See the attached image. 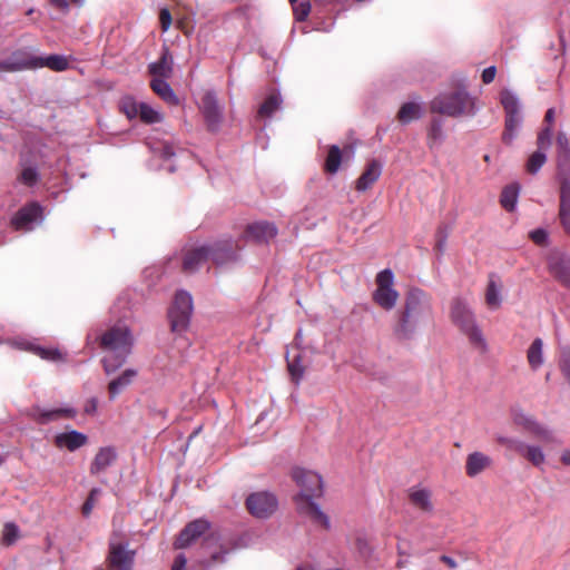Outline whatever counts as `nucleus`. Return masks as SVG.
<instances>
[{
    "instance_id": "1",
    "label": "nucleus",
    "mask_w": 570,
    "mask_h": 570,
    "mask_svg": "<svg viewBox=\"0 0 570 570\" xmlns=\"http://www.w3.org/2000/svg\"><path fill=\"white\" fill-rule=\"evenodd\" d=\"M292 476L301 491L294 497L297 512L311 519L315 524L330 529V519L313 500L323 495V480L320 474L302 468H295Z\"/></svg>"
},
{
    "instance_id": "2",
    "label": "nucleus",
    "mask_w": 570,
    "mask_h": 570,
    "mask_svg": "<svg viewBox=\"0 0 570 570\" xmlns=\"http://www.w3.org/2000/svg\"><path fill=\"white\" fill-rule=\"evenodd\" d=\"M431 320L432 305L430 297L419 288L411 289L405 299L404 311L393 328L394 335L399 340H409Z\"/></svg>"
},
{
    "instance_id": "3",
    "label": "nucleus",
    "mask_w": 570,
    "mask_h": 570,
    "mask_svg": "<svg viewBox=\"0 0 570 570\" xmlns=\"http://www.w3.org/2000/svg\"><path fill=\"white\" fill-rule=\"evenodd\" d=\"M102 350L110 352L102 360V366L107 374L114 373L126 361L132 347V336L127 326H112L99 337Z\"/></svg>"
},
{
    "instance_id": "4",
    "label": "nucleus",
    "mask_w": 570,
    "mask_h": 570,
    "mask_svg": "<svg viewBox=\"0 0 570 570\" xmlns=\"http://www.w3.org/2000/svg\"><path fill=\"white\" fill-rule=\"evenodd\" d=\"M430 110L452 118L469 117L475 114V100L464 88H458L434 97Z\"/></svg>"
},
{
    "instance_id": "5",
    "label": "nucleus",
    "mask_w": 570,
    "mask_h": 570,
    "mask_svg": "<svg viewBox=\"0 0 570 570\" xmlns=\"http://www.w3.org/2000/svg\"><path fill=\"white\" fill-rule=\"evenodd\" d=\"M450 318L452 323L469 338L470 343L484 351L487 347L482 331L475 323V317L468 303L455 297L451 302Z\"/></svg>"
},
{
    "instance_id": "6",
    "label": "nucleus",
    "mask_w": 570,
    "mask_h": 570,
    "mask_svg": "<svg viewBox=\"0 0 570 570\" xmlns=\"http://www.w3.org/2000/svg\"><path fill=\"white\" fill-rule=\"evenodd\" d=\"M193 313V298L186 291H178L174 302L168 309L170 330L174 333H181L188 328Z\"/></svg>"
},
{
    "instance_id": "7",
    "label": "nucleus",
    "mask_w": 570,
    "mask_h": 570,
    "mask_svg": "<svg viewBox=\"0 0 570 570\" xmlns=\"http://www.w3.org/2000/svg\"><path fill=\"white\" fill-rule=\"evenodd\" d=\"M277 505L276 497L266 491L252 493L246 499L248 512L257 519L269 518L276 511Z\"/></svg>"
},
{
    "instance_id": "8",
    "label": "nucleus",
    "mask_w": 570,
    "mask_h": 570,
    "mask_svg": "<svg viewBox=\"0 0 570 570\" xmlns=\"http://www.w3.org/2000/svg\"><path fill=\"white\" fill-rule=\"evenodd\" d=\"M135 556L136 551L128 550L127 544L110 541L106 564L109 570H132Z\"/></svg>"
},
{
    "instance_id": "9",
    "label": "nucleus",
    "mask_w": 570,
    "mask_h": 570,
    "mask_svg": "<svg viewBox=\"0 0 570 570\" xmlns=\"http://www.w3.org/2000/svg\"><path fill=\"white\" fill-rule=\"evenodd\" d=\"M200 111L209 131H217L223 121V111L218 105L216 95L206 91L200 99Z\"/></svg>"
},
{
    "instance_id": "10",
    "label": "nucleus",
    "mask_w": 570,
    "mask_h": 570,
    "mask_svg": "<svg viewBox=\"0 0 570 570\" xmlns=\"http://www.w3.org/2000/svg\"><path fill=\"white\" fill-rule=\"evenodd\" d=\"M513 423L522 430L543 442H553L554 438L551 431L538 423L531 415L522 411H513Z\"/></svg>"
},
{
    "instance_id": "11",
    "label": "nucleus",
    "mask_w": 570,
    "mask_h": 570,
    "mask_svg": "<svg viewBox=\"0 0 570 570\" xmlns=\"http://www.w3.org/2000/svg\"><path fill=\"white\" fill-rule=\"evenodd\" d=\"M207 248L210 250L209 261L217 266L236 261L239 249L232 239L216 242L213 245H208Z\"/></svg>"
},
{
    "instance_id": "12",
    "label": "nucleus",
    "mask_w": 570,
    "mask_h": 570,
    "mask_svg": "<svg viewBox=\"0 0 570 570\" xmlns=\"http://www.w3.org/2000/svg\"><path fill=\"white\" fill-rule=\"evenodd\" d=\"M210 524L204 519H197L189 522L179 533L174 542L175 549H185L203 535Z\"/></svg>"
},
{
    "instance_id": "13",
    "label": "nucleus",
    "mask_w": 570,
    "mask_h": 570,
    "mask_svg": "<svg viewBox=\"0 0 570 570\" xmlns=\"http://www.w3.org/2000/svg\"><path fill=\"white\" fill-rule=\"evenodd\" d=\"M559 220L566 234L570 235V176L560 179Z\"/></svg>"
},
{
    "instance_id": "14",
    "label": "nucleus",
    "mask_w": 570,
    "mask_h": 570,
    "mask_svg": "<svg viewBox=\"0 0 570 570\" xmlns=\"http://www.w3.org/2000/svg\"><path fill=\"white\" fill-rule=\"evenodd\" d=\"M29 416L38 424H48L60 419H72L76 416V411L69 407L43 410L40 406H32Z\"/></svg>"
},
{
    "instance_id": "15",
    "label": "nucleus",
    "mask_w": 570,
    "mask_h": 570,
    "mask_svg": "<svg viewBox=\"0 0 570 570\" xmlns=\"http://www.w3.org/2000/svg\"><path fill=\"white\" fill-rule=\"evenodd\" d=\"M33 56L24 50L14 51L9 58L0 61V72H16L33 69Z\"/></svg>"
},
{
    "instance_id": "16",
    "label": "nucleus",
    "mask_w": 570,
    "mask_h": 570,
    "mask_svg": "<svg viewBox=\"0 0 570 570\" xmlns=\"http://www.w3.org/2000/svg\"><path fill=\"white\" fill-rule=\"evenodd\" d=\"M118 454L114 446L100 448L95 454L89 472L91 475H99L107 471L117 461Z\"/></svg>"
},
{
    "instance_id": "17",
    "label": "nucleus",
    "mask_w": 570,
    "mask_h": 570,
    "mask_svg": "<svg viewBox=\"0 0 570 570\" xmlns=\"http://www.w3.org/2000/svg\"><path fill=\"white\" fill-rule=\"evenodd\" d=\"M549 271L563 286L570 288V258L556 254L549 258Z\"/></svg>"
},
{
    "instance_id": "18",
    "label": "nucleus",
    "mask_w": 570,
    "mask_h": 570,
    "mask_svg": "<svg viewBox=\"0 0 570 570\" xmlns=\"http://www.w3.org/2000/svg\"><path fill=\"white\" fill-rule=\"evenodd\" d=\"M407 498L410 503L424 513H433L434 504L432 501V491L426 488L412 487L409 489Z\"/></svg>"
},
{
    "instance_id": "19",
    "label": "nucleus",
    "mask_w": 570,
    "mask_h": 570,
    "mask_svg": "<svg viewBox=\"0 0 570 570\" xmlns=\"http://www.w3.org/2000/svg\"><path fill=\"white\" fill-rule=\"evenodd\" d=\"M41 215L42 207L37 202H32L17 212L11 220V224L16 229H23L30 223L40 218Z\"/></svg>"
},
{
    "instance_id": "20",
    "label": "nucleus",
    "mask_w": 570,
    "mask_h": 570,
    "mask_svg": "<svg viewBox=\"0 0 570 570\" xmlns=\"http://www.w3.org/2000/svg\"><path fill=\"white\" fill-rule=\"evenodd\" d=\"M209 252L207 246L188 249L183 257V271L185 273L196 272L204 263L209 261Z\"/></svg>"
},
{
    "instance_id": "21",
    "label": "nucleus",
    "mask_w": 570,
    "mask_h": 570,
    "mask_svg": "<svg viewBox=\"0 0 570 570\" xmlns=\"http://www.w3.org/2000/svg\"><path fill=\"white\" fill-rule=\"evenodd\" d=\"M277 235V228L268 222H256L246 227L245 236L257 242H268Z\"/></svg>"
},
{
    "instance_id": "22",
    "label": "nucleus",
    "mask_w": 570,
    "mask_h": 570,
    "mask_svg": "<svg viewBox=\"0 0 570 570\" xmlns=\"http://www.w3.org/2000/svg\"><path fill=\"white\" fill-rule=\"evenodd\" d=\"M88 438L86 434L72 430L70 432L59 433L55 436V445L59 449H67L68 451H76L86 445Z\"/></svg>"
},
{
    "instance_id": "23",
    "label": "nucleus",
    "mask_w": 570,
    "mask_h": 570,
    "mask_svg": "<svg viewBox=\"0 0 570 570\" xmlns=\"http://www.w3.org/2000/svg\"><path fill=\"white\" fill-rule=\"evenodd\" d=\"M382 173V165L380 161L373 159L371 160L364 171L361 174V176L355 181V189L357 191H365L370 189L374 183L380 178Z\"/></svg>"
},
{
    "instance_id": "24",
    "label": "nucleus",
    "mask_w": 570,
    "mask_h": 570,
    "mask_svg": "<svg viewBox=\"0 0 570 570\" xmlns=\"http://www.w3.org/2000/svg\"><path fill=\"white\" fill-rule=\"evenodd\" d=\"M490 456L482 452H473L468 455L465 462V472L470 478L476 476L491 465Z\"/></svg>"
},
{
    "instance_id": "25",
    "label": "nucleus",
    "mask_w": 570,
    "mask_h": 570,
    "mask_svg": "<svg viewBox=\"0 0 570 570\" xmlns=\"http://www.w3.org/2000/svg\"><path fill=\"white\" fill-rule=\"evenodd\" d=\"M136 376V370L127 368L118 377L111 380L108 384L110 400H114L121 391L129 386Z\"/></svg>"
},
{
    "instance_id": "26",
    "label": "nucleus",
    "mask_w": 570,
    "mask_h": 570,
    "mask_svg": "<svg viewBox=\"0 0 570 570\" xmlns=\"http://www.w3.org/2000/svg\"><path fill=\"white\" fill-rule=\"evenodd\" d=\"M150 88L165 102L173 106L179 104L178 97L176 96L173 88L165 79L153 78V80L150 81Z\"/></svg>"
},
{
    "instance_id": "27",
    "label": "nucleus",
    "mask_w": 570,
    "mask_h": 570,
    "mask_svg": "<svg viewBox=\"0 0 570 570\" xmlns=\"http://www.w3.org/2000/svg\"><path fill=\"white\" fill-rule=\"evenodd\" d=\"M33 69L46 67L53 71H65L69 66L68 59L60 55H50L45 58L33 56Z\"/></svg>"
},
{
    "instance_id": "28",
    "label": "nucleus",
    "mask_w": 570,
    "mask_h": 570,
    "mask_svg": "<svg viewBox=\"0 0 570 570\" xmlns=\"http://www.w3.org/2000/svg\"><path fill=\"white\" fill-rule=\"evenodd\" d=\"M287 368L292 381L298 385L305 373V366L299 351H295L293 354H291V352L287 353Z\"/></svg>"
},
{
    "instance_id": "29",
    "label": "nucleus",
    "mask_w": 570,
    "mask_h": 570,
    "mask_svg": "<svg viewBox=\"0 0 570 570\" xmlns=\"http://www.w3.org/2000/svg\"><path fill=\"white\" fill-rule=\"evenodd\" d=\"M399 294L393 288H376L373 294V299L384 309H391L394 307L397 301Z\"/></svg>"
},
{
    "instance_id": "30",
    "label": "nucleus",
    "mask_w": 570,
    "mask_h": 570,
    "mask_svg": "<svg viewBox=\"0 0 570 570\" xmlns=\"http://www.w3.org/2000/svg\"><path fill=\"white\" fill-rule=\"evenodd\" d=\"M520 124V112L505 114L504 131L502 134V140L504 144L510 145L512 142Z\"/></svg>"
},
{
    "instance_id": "31",
    "label": "nucleus",
    "mask_w": 570,
    "mask_h": 570,
    "mask_svg": "<svg viewBox=\"0 0 570 570\" xmlns=\"http://www.w3.org/2000/svg\"><path fill=\"white\" fill-rule=\"evenodd\" d=\"M520 456L525 459L535 468H541L546 461V455L540 446L525 443L523 445Z\"/></svg>"
},
{
    "instance_id": "32",
    "label": "nucleus",
    "mask_w": 570,
    "mask_h": 570,
    "mask_svg": "<svg viewBox=\"0 0 570 570\" xmlns=\"http://www.w3.org/2000/svg\"><path fill=\"white\" fill-rule=\"evenodd\" d=\"M148 71L154 78L166 79L170 77L171 66L168 60L167 52L156 61L148 66Z\"/></svg>"
},
{
    "instance_id": "33",
    "label": "nucleus",
    "mask_w": 570,
    "mask_h": 570,
    "mask_svg": "<svg viewBox=\"0 0 570 570\" xmlns=\"http://www.w3.org/2000/svg\"><path fill=\"white\" fill-rule=\"evenodd\" d=\"M543 342L541 338H535L527 352V358L532 370H538L543 364Z\"/></svg>"
},
{
    "instance_id": "34",
    "label": "nucleus",
    "mask_w": 570,
    "mask_h": 570,
    "mask_svg": "<svg viewBox=\"0 0 570 570\" xmlns=\"http://www.w3.org/2000/svg\"><path fill=\"white\" fill-rule=\"evenodd\" d=\"M422 115V109L417 102H405L401 106L397 112V119L402 124H409L414 119H419Z\"/></svg>"
},
{
    "instance_id": "35",
    "label": "nucleus",
    "mask_w": 570,
    "mask_h": 570,
    "mask_svg": "<svg viewBox=\"0 0 570 570\" xmlns=\"http://www.w3.org/2000/svg\"><path fill=\"white\" fill-rule=\"evenodd\" d=\"M281 104L282 98L278 92L269 94L258 108L257 116L261 118L271 117L281 107Z\"/></svg>"
},
{
    "instance_id": "36",
    "label": "nucleus",
    "mask_w": 570,
    "mask_h": 570,
    "mask_svg": "<svg viewBox=\"0 0 570 570\" xmlns=\"http://www.w3.org/2000/svg\"><path fill=\"white\" fill-rule=\"evenodd\" d=\"M519 189L520 188L518 184H511L503 188L500 197V203L505 210L512 212L514 209L519 195Z\"/></svg>"
},
{
    "instance_id": "37",
    "label": "nucleus",
    "mask_w": 570,
    "mask_h": 570,
    "mask_svg": "<svg viewBox=\"0 0 570 570\" xmlns=\"http://www.w3.org/2000/svg\"><path fill=\"white\" fill-rule=\"evenodd\" d=\"M342 163V153L338 146L332 145L328 148V153L324 164V170L327 174H336Z\"/></svg>"
},
{
    "instance_id": "38",
    "label": "nucleus",
    "mask_w": 570,
    "mask_h": 570,
    "mask_svg": "<svg viewBox=\"0 0 570 570\" xmlns=\"http://www.w3.org/2000/svg\"><path fill=\"white\" fill-rule=\"evenodd\" d=\"M140 106L141 102H137L131 96H125L119 101V109L128 119L138 117Z\"/></svg>"
},
{
    "instance_id": "39",
    "label": "nucleus",
    "mask_w": 570,
    "mask_h": 570,
    "mask_svg": "<svg viewBox=\"0 0 570 570\" xmlns=\"http://www.w3.org/2000/svg\"><path fill=\"white\" fill-rule=\"evenodd\" d=\"M485 303L490 308H498L501 304L499 296V287L495 283L494 275L489 276V282L485 292Z\"/></svg>"
},
{
    "instance_id": "40",
    "label": "nucleus",
    "mask_w": 570,
    "mask_h": 570,
    "mask_svg": "<svg viewBox=\"0 0 570 570\" xmlns=\"http://www.w3.org/2000/svg\"><path fill=\"white\" fill-rule=\"evenodd\" d=\"M138 116L145 124H156L163 120V116L145 102H141Z\"/></svg>"
},
{
    "instance_id": "41",
    "label": "nucleus",
    "mask_w": 570,
    "mask_h": 570,
    "mask_svg": "<svg viewBox=\"0 0 570 570\" xmlns=\"http://www.w3.org/2000/svg\"><path fill=\"white\" fill-rule=\"evenodd\" d=\"M557 151H558V160L560 161H568L570 157V146H569V139L567 135L562 131L558 132L557 139Z\"/></svg>"
},
{
    "instance_id": "42",
    "label": "nucleus",
    "mask_w": 570,
    "mask_h": 570,
    "mask_svg": "<svg viewBox=\"0 0 570 570\" xmlns=\"http://www.w3.org/2000/svg\"><path fill=\"white\" fill-rule=\"evenodd\" d=\"M547 160V156L544 151L537 150L533 154L530 155L527 164L525 169L529 174H537L539 169L544 165Z\"/></svg>"
},
{
    "instance_id": "43",
    "label": "nucleus",
    "mask_w": 570,
    "mask_h": 570,
    "mask_svg": "<svg viewBox=\"0 0 570 570\" xmlns=\"http://www.w3.org/2000/svg\"><path fill=\"white\" fill-rule=\"evenodd\" d=\"M501 104L505 114L520 112L517 98L508 90L501 92Z\"/></svg>"
},
{
    "instance_id": "44",
    "label": "nucleus",
    "mask_w": 570,
    "mask_h": 570,
    "mask_svg": "<svg viewBox=\"0 0 570 570\" xmlns=\"http://www.w3.org/2000/svg\"><path fill=\"white\" fill-rule=\"evenodd\" d=\"M552 127L546 126L540 130L537 138L538 150L546 151L551 146Z\"/></svg>"
},
{
    "instance_id": "45",
    "label": "nucleus",
    "mask_w": 570,
    "mask_h": 570,
    "mask_svg": "<svg viewBox=\"0 0 570 570\" xmlns=\"http://www.w3.org/2000/svg\"><path fill=\"white\" fill-rule=\"evenodd\" d=\"M293 7V13L297 21L303 22L307 19L311 12V3L308 1L291 3Z\"/></svg>"
},
{
    "instance_id": "46",
    "label": "nucleus",
    "mask_w": 570,
    "mask_h": 570,
    "mask_svg": "<svg viewBox=\"0 0 570 570\" xmlns=\"http://www.w3.org/2000/svg\"><path fill=\"white\" fill-rule=\"evenodd\" d=\"M33 352L38 356H40L42 360H46V361L56 362V361L62 360V354L57 348H46V347L37 346L33 348Z\"/></svg>"
},
{
    "instance_id": "47",
    "label": "nucleus",
    "mask_w": 570,
    "mask_h": 570,
    "mask_svg": "<svg viewBox=\"0 0 570 570\" xmlns=\"http://www.w3.org/2000/svg\"><path fill=\"white\" fill-rule=\"evenodd\" d=\"M38 171L36 170V168L32 167L23 168L18 177L20 183L29 187L33 186L38 181Z\"/></svg>"
},
{
    "instance_id": "48",
    "label": "nucleus",
    "mask_w": 570,
    "mask_h": 570,
    "mask_svg": "<svg viewBox=\"0 0 570 570\" xmlns=\"http://www.w3.org/2000/svg\"><path fill=\"white\" fill-rule=\"evenodd\" d=\"M19 529L14 523H6L2 532V543L11 546L18 538Z\"/></svg>"
},
{
    "instance_id": "49",
    "label": "nucleus",
    "mask_w": 570,
    "mask_h": 570,
    "mask_svg": "<svg viewBox=\"0 0 570 570\" xmlns=\"http://www.w3.org/2000/svg\"><path fill=\"white\" fill-rule=\"evenodd\" d=\"M442 138V121L438 118L432 119L429 131H428V139L430 146H432V142H435L436 140Z\"/></svg>"
},
{
    "instance_id": "50",
    "label": "nucleus",
    "mask_w": 570,
    "mask_h": 570,
    "mask_svg": "<svg viewBox=\"0 0 570 570\" xmlns=\"http://www.w3.org/2000/svg\"><path fill=\"white\" fill-rule=\"evenodd\" d=\"M99 494H100V489H98V488L91 489L88 498L86 499V501L81 508V512H82L83 517H88L91 513Z\"/></svg>"
},
{
    "instance_id": "51",
    "label": "nucleus",
    "mask_w": 570,
    "mask_h": 570,
    "mask_svg": "<svg viewBox=\"0 0 570 570\" xmlns=\"http://www.w3.org/2000/svg\"><path fill=\"white\" fill-rule=\"evenodd\" d=\"M559 367L563 376L570 382V348L562 350Z\"/></svg>"
},
{
    "instance_id": "52",
    "label": "nucleus",
    "mask_w": 570,
    "mask_h": 570,
    "mask_svg": "<svg viewBox=\"0 0 570 570\" xmlns=\"http://www.w3.org/2000/svg\"><path fill=\"white\" fill-rule=\"evenodd\" d=\"M377 288H392L393 274L390 269L380 272L376 276Z\"/></svg>"
},
{
    "instance_id": "53",
    "label": "nucleus",
    "mask_w": 570,
    "mask_h": 570,
    "mask_svg": "<svg viewBox=\"0 0 570 570\" xmlns=\"http://www.w3.org/2000/svg\"><path fill=\"white\" fill-rule=\"evenodd\" d=\"M159 22L163 31H167L171 26L173 19L170 11L166 8L161 9L159 12Z\"/></svg>"
},
{
    "instance_id": "54",
    "label": "nucleus",
    "mask_w": 570,
    "mask_h": 570,
    "mask_svg": "<svg viewBox=\"0 0 570 570\" xmlns=\"http://www.w3.org/2000/svg\"><path fill=\"white\" fill-rule=\"evenodd\" d=\"M547 232L544 229H534L530 233V238L537 245H544L547 240Z\"/></svg>"
},
{
    "instance_id": "55",
    "label": "nucleus",
    "mask_w": 570,
    "mask_h": 570,
    "mask_svg": "<svg viewBox=\"0 0 570 570\" xmlns=\"http://www.w3.org/2000/svg\"><path fill=\"white\" fill-rule=\"evenodd\" d=\"M495 75H497V68L494 66L485 68L481 76L483 83H485V85L491 83L494 80Z\"/></svg>"
},
{
    "instance_id": "56",
    "label": "nucleus",
    "mask_w": 570,
    "mask_h": 570,
    "mask_svg": "<svg viewBox=\"0 0 570 570\" xmlns=\"http://www.w3.org/2000/svg\"><path fill=\"white\" fill-rule=\"evenodd\" d=\"M97 407H98L97 397H90L85 403L83 411L86 414L94 415L97 412Z\"/></svg>"
},
{
    "instance_id": "57",
    "label": "nucleus",
    "mask_w": 570,
    "mask_h": 570,
    "mask_svg": "<svg viewBox=\"0 0 570 570\" xmlns=\"http://www.w3.org/2000/svg\"><path fill=\"white\" fill-rule=\"evenodd\" d=\"M228 550L225 548H220L219 551L213 552L210 556V563H222L225 562Z\"/></svg>"
},
{
    "instance_id": "58",
    "label": "nucleus",
    "mask_w": 570,
    "mask_h": 570,
    "mask_svg": "<svg viewBox=\"0 0 570 570\" xmlns=\"http://www.w3.org/2000/svg\"><path fill=\"white\" fill-rule=\"evenodd\" d=\"M523 445H524V442H521V441H518L514 439H509V441H507V443H505V448L508 450L514 451L519 455L521 454Z\"/></svg>"
},
{
    "instance_id": "59",
    "label": "nucleus",
    "mask_w": 570,
    "mask_h": 570,
    "mask_svg": "<svg viewBox=\"0 0 570 570\" xmlns=\"http://www.w3.org/2000/svg\"><path fill=\"white\" fill-rule=\"evenodd\" d=\"M523 445H524V442H521V441H518L514 439H509V441H507V443H505V448L508 450L514 451L519 455L521 454Z\"/></svg>"
},
{
    "instance_id": "60",
    "label": "nucleus",
    "mask_w": 570,
    "mask_h": 570,
    "mask_svg": "<svg viewBox=\"0 0 570 570\" xmlns=\"http://www.w3.org/2000/svg\"><path fill=\"white\" fill-rule=\"evenodd\" d=\"M186 563V557L180 553L175 558L171 570H185Z\"/></svg>"
},
{
    "instance_id": "61",
    "label": "nucleus",
    "mask_w": 570,
    "mask_h": 570,
    "mask_svg": "<svg viewBox=\"0 0 570 570\" xmlns=\"http://www.w3.org/2000/svg\"><path fill=\"white\" fill-rule=\"evenodd\" d=\"M48 1L52 7L59 9L61 11H68V9H69L68 0H48Z\"/></svg>"
},
{
    "instance_id": "62",
    "label": "nucleus",
    "mask_w": 570,
    "mask_h": 570,
    "mask_svg": "<svg viewBox=\"0 0 570 570\" xmlns=\"http://www.w3.org/2000/svg\"><path fill=\"white\" fill-rule=\"evenodd\" d=\"M440 561L442 563H444L450 569H455L458 567V562L453 558H451L446 554H442L440 557Z\"/></svg>"
},
{
    "instance_id": "63",
    "label": "nucleus",
    "mask_w": 570,
    "mask_h": 570,
    "mask_svg": "<svg viewBox=\"0 0 570 570\" xmlns=\"http://www.w3.org/2000/svg\"><path fill=\"white\" fill-rule=\"evenodd\" d=\"M560 462L563 465L570 466V449H566L561 452Z\"/></svg>"
},
{
    "instance_id": "64",
    "label": "nucleus",
    "mask_w": 570,
    "mask_h": 570,
    "mask_svg": "<svg viewBox=\"0 0 570 570\" xmlns=\"http://www.w3.org/2000/svg\"><path fill=\"white\" fill-rule=\"evenodd\" d=\"M553 121H554V109L549 108L544 115V122H547L548 126L552 127Z\"/></svg>"
}]
</instances>
